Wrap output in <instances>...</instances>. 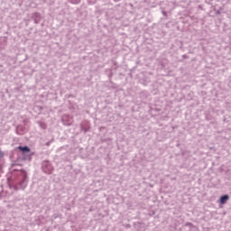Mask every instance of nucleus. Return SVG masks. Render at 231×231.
<instances>
[{
	"instance_id": "f257e3e1",
	"label": "nucleus",
	"mask_w": 231,
	"mask_h": 231,
	"mask_svg": "<svg viewBox=\"0 0 231 231\" xmlns=\"http://www.w3.org/2000/svg\"><path fill=\"white\" fill-rule=\"evenodd\" d=\"M16 133L17 134H25V133H28V127L19 125L16 126Z\"/></svg>"
},
{
	"instance_id": "f03ea898",
	"label": "nucleus",
	"mask_w": 231,
	"mask_h": 231,
	"mask_svg": "<svg viewBox=\"0 0 231 231\" xmlns=\"http://www.w3.org/2000/svg\"><path fill=\"white\" fill-rule=\"evenodd\" d=\"M32 19L33 20L35 24H39V23H41V14L33 13L32 15Z\"/></svg>"
},
{
	"instance_id": "7ed1b4c3",
	"label": "nucleus",
	"mask_w": 231,
	"mask_h": 231,
	"mask_svg": "<svg viewBox=\"0 0 231 231\" xmlns=\"http://www.w3.org/2000/svg\"><path fill=\"white\" fill-rule=\"evenodd\" d=\"M228 199H230V197L228 195H224L220 197V200H219L220 205H225L226 201H228Z\"/></svg>"
},
{
	"instance_id": "20e7f679",
	"label": "nucleus",
	"mask_w": 231,
	"mask_h": 231,
	"mask_svg": "<svg viewBox=\"0 0 231 231\" xmlns=\"http://www.w3.org/2000/svg\"><path fill=\"white\" fill-rule=\"evenodd\" d=\"M62 122H63L64 125H71V119H69V116H64L62 117Z\"/></svg>"
},
{
	"instance_id": "39448f33",
	"label": "nucleus",
	"mask_w": 231,
	"mask_h": 231,
	"mask_svg": "<svg viewBox=\"0 0 231 231\" xmlns=\"http://www.w3.org/2000/svg\"><path fill=\"white\" fill-rule=\"evenodd\" d=\"M36 124L39 125V127H41L42 129H46L48 127V125H46L45 122L43 121H36Z\"/></svg>"
},
{
	"instance_id": "423d86ee",
	"label": "nucleus",
	"mask_w": 231,
	"mask_h": 231,
	"mask_svg": "<svg viewBox=\"0 0 231 231\" xmlns=\"http://www.w3.org/2000/svg\"><path fill=\"white\" fill-rule=\"evenodd\" d=\"M18 149L23 152V154H26V152H30V148L28 146H19Z\"/></svg>"
},
{
	"instance_id": "0eeeda50",
	"label": "nucleus",
	"mask_w": 231,
	"mask_h": 231,
	"mask_svg": "<svg viewBox=\"0 0 231 231\" xmlns=\"http://www.w3.org/2000/svg\"><path fill=\"white\" fill-rule=\"evenodd\" d=\"M81 131H84V133H88L89 131V127H84V125H81Z\"/></svg>"
},
{
	"instance_id": "6e6552de",
	"label": "nucleus",
	"mask_w": 231,
	"mask_h": 231,
	"mask_svg": "<svg viewBox=\"0 0 231 231\" xmlns=\"http://www.w3.org/2000/svg\"><path fill=\"white\" fill-rule=\"evenodd\" d=\"M69 3H71L72 5H79V3H80V0H69Z\"/></svg>"
},
{
	"instance_id": "1a4fd4ad",
	"label": "nucleus",
	"mask_w": 231,
	"mask_h": 231,
	"mask_svg": "<svg viewBox=\"0 0 231 231\" xmlns=\"http://www.w3.org/2000/svg\"><path fill=\"white\" fill-rule=\"evenodd\" d=\"M52 142H53V138H51L50 142L46 143V145H50V143H51Z\"/></svg>"
},
{
	"instance_id": "9d476101",
	"label": "nucleus",
	"mask_w": 231,
	"mask_h": 231,
	"mask_svg": "<svg viewBox=\"0 0 231 231\" xmlns=\"http://www.w3.org/2000/svg\"><path fill=\"white\" fill-rule=\"evenodd\" d=\"M3 158V152L0 151V160Z\"/></svg>"
},
{
	"instance_id": "9b49d317",
	"label": "nucleus",
	"mask_w": 231,
	"mask_h": 231,
	"mask_svg": "<svg viewBox=\"0 0 231 231\" xmlns=\"http://www.w3.org/2000/svg\"><path fill=\"white\" fill-rule=\"evenodd\" d=\"M116 3H118L120 0H114Z\"/></svg>"
},
{
	"instance_id": "f8f14e48",
	"label": "nucleus",
	"mask_w": 231,
	"mask_h": 231,
	"mask_svg": "<svg viewBox=\"0 0 231 231\" xmlns=\"http://www.w3.org/2000/svg\"><path fill=\"white\" fill-rule=\"evenodd\" d=\"M182 57H183V59H187V56H185V55H183Z\"/></svg>"
},
{
	"instance_id": "ddd939ff",
	"label": "nucleus",
	"mask_w": 231,
	"mask_h": 231,
	"mask_svg": "<svg viewBox=\"0 0 231 231\" xmlns=\"http://www.w3.org/2000/svg\"><path fill=\"white\" fill-rule=\"evenodd\" d=\"M163 15H165V12H162Z\"/></svg>"
}]
</instances>
